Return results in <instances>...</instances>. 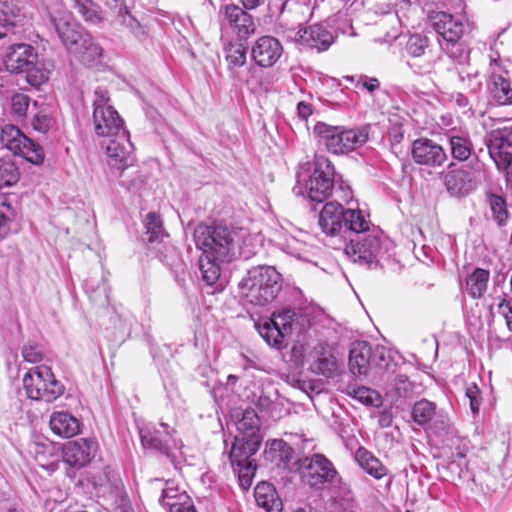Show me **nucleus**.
Listing matches in <instances>:
<instances>
[{
	"instance_id": "nucleus-1",
	"label": "nucleus",
	"mask_w": 512,
	"mask_h": 512,
	"mask_svg": "<svg viewBox=\"0 0 512 512\" xmlns=\"http://www.w3.org/2000/svg\"><path fill=\"white\" fill-rule=\"evenodd\" d=\"M193 237L196 247L202 251L199 259L202 279L213 285L220 277L221 264L236 256L235 233L221 224H199Z\"/></svg>"
},
{
	"instance_id": "nucleus-2",
	"label": "nucleus",
	"mask_w": 512,
	"mask_h": 512,
	"mask_svg": "<svg viewBox=\"0 0 512 512\" xmlns=\"http://www.w3.org/2000/svg\"><path fill=\"white\" fill-rule=\"evenodd\" d=\"M299 463L302 481L310 488L317 491L333 488L335 499L351 498L350 487L342 481L334 464L325 455L314 453L302 458Z\"/></svg>"
},
{
	"instance_id": "nucleus-3",
	"label": "nucleus",
	"mask_w": 512,
	"mask_h": 512,
	"mask_svg": "<svg viewBox=\"0 0 512 512\" xmlns=\"http://www.w3.org/2000/svg\"><path fill=\"white\" fill-rule=\"evenodd\" d=\"M281 289V275L272 266H255L240 281V295L256 306L271 303Z\"/></svg>"
},
{
	"instance_id": "nucleus-4",
	"label": "nucleus",
	"mask_w": 512,
	"mask_h": 512,
	"mask_svg": "<svg viewBox=\"0 0 512 512\" xmlns=\"http://www.w3.org/2000/svg\"><path fill=\"white\" fill-rule=\"evenodd\" d=\"M314 134L326 149L334 154H345L356 150L368 140L366 127L346 129L342 126H332L318 122L314 126Z\"/></svg>"
},
{
	"instance_id": "nucleus-5",
	"label": "nucleus",
	"mask_w": 512,
	"mask_h": 512,
	"mask_svg": "<svg viewBox=\"0 0 512 512\" xmlns=\"http://www.w3.org/2000/svg\"><path fill=\"white\" fill-rule=\"evenodd\" d=\"M485 173L484 162L476 157L460 167L455 163H450L446 172L443 173V181L447 192L451 196L460 198L475 191Z\"/></svg>"
},
{
	"instance_id": "nucleus-6",
	"label": "nucleus",
	"mask_w": 512,
	"mask_h": 512,
	"mask_svg": "<svg viewBox=\"0 0 512 512\" xmlns=\"http://www.w3.org/2000/svg\"><path fill=\"white\" fill-rule=\"evenodd\" d=\"M23 387L29 399L53 402L64 393V386L47 365L29 369L22 379Z\"/></svg>"
},
{
	"instance_id": "nucleus-7",
	"label": "nucleus",
	"mask_w": 512,
	"mask_h": 512,
	"mask_svg": "<svg viewBox=\"0 0 512 512\" xmlns=\"http://www.w3.org/2000/svg\"><path fill=\"white\" fill-rule=\"evenodd\" d=\"M108 91L98 87L94 91L93 100V125L94 131L99 137L114 138L122 132H128L124 127V121L113 106L109 104Z\"/></svg>"
},
{
	"instance_id": "nucleus-8",
	"label": "nucleus",
	"mask_w": 512,
	"mask_h": 512,
	"mask_svg": "<svg viewBox=\"0 0 512 512\" xmlns=\"http://www.w3.org/2000/svg\"><path fill=\"white\" fill-rule=\"evenodd\" d=\"M384 246L385 242L380 238L379 231L373 229L367 234L351 240L345 251L353 262L370 268L377 265L379 258L386 252Z\"/></svg>"
},
{
	"instance_id": "nucleus-9",
	"label": "nucleus",
	"mask_w": 512,
	"mask_h": 512,
	"mask_svg": "<svg viewBox=\"0 0 512 512\" xmlns=\"http://www.w3.org/2000/svg\"><path fill=\"white\" fill-rule=\"evenodd\" d=\"M278 33L282 34L288 41L317 52L326 51L333 43L332 33L319 24L296 29L286 27L280 23Z\"/></svg>"
},
{
	"instance_id": "nucleus-10",
	"label": "nucleus",
	"mask_w": 512,
	"mask_h": 512,
	"mask_svg": "<svg viewBox=\"0 0 512 512\" xmlns=\"http://www.w3.org/2000/svg\"><path fill=\"white\" fill-rule=\"evenodd\" d=\"M432 26L447 44L451 43L457 52L451 50V58L463 62L467 58L466 51L458 44L465 31V22L462 17L439 11L431 15Z\"/></svg>"
},
{
	"instance_id": "nucleus-11",
	"label": "nucleus",
	"mask_w": 512,
	"mask_h": 512,
	"mask_svg": "<svg viewBox=\"0 0 512 512\" xmlns=\"http://www.w3.org/2000/svg\"><path fill=\"white\" fill-rule=\"evenodd\" d=\"M50 22L58 34L67 52L74 58L83 48L82 41L89 38L90 33L73 20L68 12H59L58 15H50Z\"/></svg>"
},
{
	"instance_id": "nucleus-12",
	"label": "nucleus",
	"mask_w": 512,
	"mask_h": 512,
	"mask_svg": "<svg viewBox=\"0 0 512 512\" xmlns=\"http://www.w3.org/2000/svg\"><path fill=\"white\" fill-rule=\"evenodd\" d=\"M1 143L14 155H19L27 161L39 165L44 161L43 148L26 137L14 125H5L1 130Z\"/></svg>"
},
{
	"instance_id": "nucleus-13",
	"label": "nucleus",
	"mask_w": 512,
	"mask_h": 512,
	"mask_svg": "<svg viewBox=\"0 0 512 512\" xmlns=\"http://www.w3.org/2000/svg\"><path fill=\"white\" fill-rule=\"evenodd\" d=\"M334 167L331 161L319 156L314 163V171L306 184L307 197L310 201L322 203L329 198L334 188Z\"/></svg>"
},
{
	"instance_id": "nucleus-14",
	"label": "nucleus",
	"mask_w": 512,
	"mask_h": 512,
	"mask_svg": "<svg viewBox=\"0 0 512 512\" xmlns=\"http://www.w3.org/2000/svg\"><path fill=\"white\" fill-rule=\"evenodd\" d=\"M105 151L108 166L119 174L132 166L135 161L134 146L130 141L129 132H122L109 139L105 144Z\"/></svg>"
},
{
	"instance_id": "nucleus-15",
	"label": "nucleus",
	"mask_w": 512,
	"mask_h": 512,
	"mask_svg": "<svg viewBox=\"0 0 512 512\" xmlns=\"http://www.w3.org/2000/svg\"><path fill=\"white\" fill-rule=\"evenodd\" d=\"M490 157L498 169H507L512 163V153L507 151L512 147V126H503L492 131L486 139Z\"/></svg>"
},
{
	"instance_id": "nucleus-16",
	"label": "nucleus",
	"mask_w": 512,
	"mask_h": 512,
	"mask_svg": "<svg viewBox=\"0 0 512 512\" xmlns=\"http://www.w3.org/2000/svg\"><path fill=\"white\" fill-rule=\"evenodd\" d=\"M219 19L227 24L240 38H248L255 34L256 25L251 14L244 7L236 4H225L219 9Z\"/></svg>"
},
{
	"instance_id": "nucleus-17",
	"label": "nucleus",
	"mask_w": 512,
	"mask_h": 512,
	"mask_svg": "<svg viewBox=\"0 0 512 512\" xmlns=\"http://www.w3.org/2000/svg\"><path fill=\"white\" fill-rule=\"evenodd\" d=\"M344 218L345 210L337 201L327 202L319 214L318 224L322 232L335 238L339 245L344 243Z\"/></svg>"
},
{
	"instance_id": "nucleus-18",
	"label": "nucleus",
	"mask_w": 512,
	"mask_h": 512,
	"mask_svg": "<svg viewBox=\"0 0 512 512\" xmlns=\"http://www.w3.org/2000/svg\"><path fill=\"white\" fill-rule=\"evenodd\" d=\"M97 449L98 443L94 439L69 441L63 447V460L70 467L81 468L95 457Z\"/></svg>"
},
{
	"instance_id": "nucleus-19",
	"label": "nucleus",
	"mask_w": 512,
	"mask_h": 512,
	"mask_svg": "<svg viewBox=\"0 0 512 512\" xmlns=\"http://www.w3.org/2000/svg\"><path fill=\"white\" fill-rule=\"evenodd\" d=\"M411 156L417 164L434 168L443 165L447 160L443 147L427 138H420L412 143Z\"/></svg>"
},
{
	"instance_id": "nucleus-20",
	"label": "nucleus",
	"mask_w": 512,
	"mask_h": 512,
	"mask_svg": "<svg viewBox=\"0 0 512 512\" xmlns=\"http://www.w3.org/2000/svg\"><path fill=\"white\" fill-rule=\"evenodd\" d=\"M38 57L36 49L27 43H16L6 48L3 63L10 73H22Z\"/></svg>"
},
{
	"instance_id": "nucleus-21",
	"label": "nucleus",
	"mask_w": 512,
	"mask_h": 512,
	"mask_svg": "<svg viewBox=\"0 0 512 512\" xmlns=\"http://www.w3.org/2000/svg\"><path fill=\"white\" fill-rule=\"evenodd\" d=\"M283 53L282 44L272 36L258 38L251 48V57L255 63L263 68L274 66Z\"/></svg>"
},
{
	"instance_id": "nucleus-22",
	"label": "nucleus",
	"mask_w": 512,
	"mask_h": 512,
	"mask_svg": "<svg viewBox=\"0 0 512 512\" xmlns=\"http://www.w3.org/2000/svg\"><path fill=\"white\" fill-rule=\"evenodd\" d=\"M163 431L155 427H144L140 430V438L143 447L159 451L163 454L169 455L171 447L180 448L178 442L172 437L173 429L170 431L168 425L165 423L160 424Z\"/></svg>"
},
{
	"instance_id": "nucleus-23",
	"label": "nucleus",
	"mask_w": 512,
	"mask_h": 512,
	"mask_svg": "<svg viewBox=\"0 0 512 512\" xmlns=\"http://www.w3.org/2000/svg\"><path fill=\"white\" fill-rule=\"evenodd\" d=\"M311 370L325 377H334L340 370V363L331 347L326 343L317 344L312 353Z\"/></svg>"
},
{
	"instance_id": "nucleus-24",
	"label": "nucleus",
	"mask_w": 512,
	"mask_h": 512,
	"mask_svg": "<svg viewBox=\"0 0 512 512\" xmlns=\"http://www.w3.org/2000/svg\"><path fill=\"white\" fill-rule=\"evenodd\" d=\"M261 436L247 437H235L231 451L230 460L232 466L241 463L253 462L251 456H253L261 445Z\"/></svg>"
},
{
	"instance_id": "nucleus-25",
	"label": "nucleus",
	"mask_w": 512,
	"mask_h": 512,
	"mask_svg": "<svg viewBox=\"0 0 512 512\" xmlns=\"http://www.w3.org/2000/svg\"><path fill=\"white\" fill-rule=\"evenodd\" d=\"M372 348L365 341L352 344L349 354V368L354 375H366L371 365Z\"/></svg>"
},
{
	"instance_id": "nucleus-26",
	"label": "nucleus",
	"mask_w": 512,
	"mask_h": 512,
	"mask_svg": "<svg viewBox=\"0 0 512 512\" xmlns=\"http://www.w3.org/2000/svg\"><path fill=\"white\" fill-rule=\"evenodd\" d=\"M49 425L54 434L62 438H72L80 433V422L65 411L53 412Z\"/></svg>"
},
{
	"instance_id": "nucleus-27",
	"label": "nucleus",
	"mask_w": 512,
	"mask_h": 512,
	"mask_svg": "<svg viewBox=\"0 0 512 512\" xmlns=\"http://www.w3.org/2000/svg\"><path fill=\"white\" fill-rule=\"evenodd\" d=\"M488 90L491 98L498 105L512 104V83L502 73H497L495 70L491 72Z\"/></svg>"
},
{
	"instance_id": "nucleus-28",
	"label": "nucleus",
	"mask_w": 512,
	"mask_h": 512,
	"mask_svg": "<svg viewBox=\"0 0 512 512\" xmlns=\"http://www.w3.org/2000/svg\"><path fill=\"white\" fill-rule=\"evenodd\" d=\"M257 505L265 512H281L283 504L274 486L267 482L259 483L254 490Z\"/></svg>"
},
{
	"instance_id": "nucleus-29",
	"label": "nucleus",
	"mask_w": 512,
	"mask_h": 512,
	"mask_svg": "<svg viewBox=\"0 0 512 512\" xmlns=\"http://www.w3.org/2000/svg\"><path fill=\"white\" fill-rule=\"evenodd\" d=\"M355 460L366 473L375 479H381L388 473L387 467L364 447H359L356 450Z\"/></svg>"
},
{
	"instance_id": "nucleus-30",
	"label": "nucleus",
	"mask_w": 512,
	"mask_h": 512,
	"mask_svg": "<svg viewBox=\"0 0 512 512\" xmlns=\"http://www.w3.org/2000/svg\"><path fill=\"white\" fill-rule=\"evenodd\" d=\"M490 272L483 268H475L466 278V291L473 299H479L487 291Z\"/></svg>"
},
{
	"instance_id": "nucleus-31",
	"label": "nucleus",
	"mask_w": 512,
	"mask_h": 512,
	"mask_svg": "<svg viewBox=\"0 0 512 512\" xmlns=\"http://www.w3.org/2000/svg\"><path fill=\"white\" fill-rule=\"evenodd\" d=\"M447 137L452 157L458 161H466L473 151L470 137L467 134L456 132H450Z\"/></svg>"
},
{
	"instance_id": "nucleus-32",
	"label": "nucleus",
	"mask_w": 512,
	"mask_h": 512,
	"mask_svg": "<svg viewBox=\"0 0 512 512\" xmlns=\"http://www.w3.org/2000/svg\"><path fill=\"white\" fill-rule=\"evenodd\" d=\"M73 7L83 17V19L93 25L102 23L105 19L99 5L92 0H72Z\"/></svg>"
},
{
	"instance_id": "nucleus-33",
	"label": "nucleus",
	"mask_w": 512,
	"mask_h": 512,
	"mask_svg": "<svg viewBox=\"0 0 512 512\" xmlns=\"http://www.w3.org/2000/svg\"><path fill=\"white\" fill-rule=\"evenodd\" d=\"M260 336L271 347L281 348L284 338L288 335L286 332L281 331L280 328L275 326L273 322L264 320L256 324Z\"/></svg>"
},
{
	"instance_id": "nucleus-34",
	"label": "nucleus",
	"mask_w": 512,
	"mask_h": 512,
	"mask_svg": "<svg viewBox=\"0 0 512 512\" xmlns=\"http://www.w3.org/2000/svg\"><path fill=\"white\" fill-rule=\"evenodd\" d=\"M24 15L21 8H19L12 1L0 2V25L7 28H12L20 25L23 21Z\"/></svg>"
},
{
	"instance_id": "nucleus-35",
	"label": "nucleus",
	"mask_w": 512,
	"mask_h": 512,
	"mask_svg": "<svg viewBox=\"0 0 512 512\" xmlns=\"http://www.w3.org/2000/svg\"><path fill=\"white\" fill-rule=\"evenodd\" d=\"M370 220L359 209H346L344 228L357 234L370 231Z\"/></svg>"
},
{
	"instance_id": "nucleus-36",
	"label": "nucleus",
	"mask_w": 512,
	"mask_h": 512,
	"mask_svg": "<svg viewBox=\"0 0 512 512\" xmlns=\"http://www.w3.org/2000/svg\"><path fill=\"white\" fill-rule=\"evenodd\" d=\"M259 417L253 409H246L242 418L237 423V429L240 435L237 437L252 438V436H261L259 433Z\"/></svg>"
},
{
	"instance_id": "nucleus-37",
	"label": "nucleus",
	"mask_w": 512,
	"mask_h": 512,
	"mask_svg": "<svg viewBox=\"0 0 512 512\" xmlns=\"http://www.w3.org/2000/svg\"><path fill=\"white\" fill-rule=\"evenodd\" d=\"M83 48L79 51V54L75 57L83 65L91 66L97 62L103 54L102 47L94 40L90 34L89 38L82 41Z\"/></svg>"
},
{
	"instance_id": "nucleus-38",
	"label": "nucleus",
	"mask_w": 512,
	"mask_h": 512,
	"mask_svg": "<svg viewBox=\"0 0 512 512\" xmlns=\"http://www.w3.org/2000/svg\"><path fill=\"white\" fill-rule=\"evenodd\" d=\"M24 72L26 73L27 82L33 87H39L46 83L50 75V69L46 67L44 62L39 61L38 57L33 61V64L25 68Z\"/></svg>"
},
{
	"instance_id": "nucleus-39",
	"label": "nucleus",
	"mask_w": 512,
	"mask_h": 512,
	"mask_svg": "<svg viewBox=\"0 0 512 512\" xmlns=\"http://www.w3.org/2000/svg\"><path fill=\"white\" fill-rule=\"evenodd\" d=\"M20 179V171L13 160L0 158V189L12 187Z\"/></svg>"
},
{
	"instance_id": "nucleus-40",
	"label": "nucleus",
	"mask_w": 512,
	"mask_h": 512,
	"mask_svg": "<svg viewBox=\"0 0 512 512\" xmlns=\"http://www.w3.org/2000/svg\"><path fill=\"white\" fill-rule=\"evenodd\" d=\"M345 393L365 405L377 406L380 403L379 394L364 386L349 384L345 388Z\"/></svg>"
},
{
	"instance_id": "nucleus-41",
	"label": "nucleus",
	"mask_w": 512,
	"mask_h": 512,
	"mask_svg": "<svg viewBox=\"0 0 512 512\" xmlns=\"http://www.w3.org/2000/svg\"><path fill=\"white\" fill-rule=\"evenodd\" d=\"M435 412V404L426 399H422L414 404L412 408V417L416 423L424 425L434 417Z\"/></svg>"
},
{
	"instance_id": "nucleus-42",
	"label": "nucleus",
	"mask_w": 512,
	"mask_h": 512,
	"mask_svg": "<svg viewBox=\"0 0 512 512\" xmlns=\"http://www.w3.org/2000/svg\"><path fill=\"white\" fill-rule=\"evenodd\" d=\"M145 227L149 242L162 241L167 236L162 227V220L154 212H149L146 215Z\"/></svg>"
},
{
	"instance_id": "nucleus-43",
	"label": "nucleus",
	"mask_w": 512,
	"mask_h": 512,
	"mask_svg": "<svg viewBox=\"0 0 512 512\" xmlns=\"http://www.w3.org/2000/svg\"><path fill=\"white\" fill-rule=\"evenodd\" d=\"M225 58L229 69L241 67L246 63V48L242 44L230 43L225 47Z\"/></svg>"
},
{
	"instance_id": "nucleus-44",
	"label": "nucleus",
	"mask_w": 512,
	"mask_h": 512,
	"mask_svg": "<svg viewBox=\"0 0 512 512\" xmlns=\"http://www.w3.org/2000/svg\"><path fill=\"white\" fill-rule=\"evenodd\" d=\"M487 199L494 220L498 223V225L505 224L508 219V211L506 208L505 200L496 194H489Z\"/></svg>"
},
{
	"instance_id": "nucleus-45",
	"label": "nucleus",
	"mask_w": 512,
	"mask_h": 512,
	"mask_svg": "<svg viewBox=\"0 0 512 512\" xmlns=\"http://www.w3.org/2000/svg\"><path fill=\"white\" fill-rule=\"evenodd\" d=\"M162 505L169 512H196L192 499L185 491L176 498L163 502Z\"/></svg>"
},
{
	"instance_id": "nucleus-46",
	"label": "nucleus",
	"mask_w": 512,
	"mask_h": 512,
	"mask_svg": "<svg viewBox=\"0 0 512 512\" xmlns=\"http://www.w3.org/2000/svg\"><path fill=\"white\" fill-rule=\"evenodd\" d=\"M296 313L292 309H284L280 312H274L270 319H266L267 321L273 322L275 326L281 329V331L289 334L292 329V325L294 322V318Z\"/></svg>"
},
{
	"instance_id": "nucleus-47",
	"label": "nucleus",
	"mask_w": 512,
	"mask_h": 512,
	"mask_svg": "<svg viewBox=\"0 0 512 512\" xmlns=\"http://www.w3.org/2000/svg\"><path fill=\"white\" fill-rule=\"evenodd\" d=\"M428 47V39L419 34L412 35L406 44L407 53L414 57L419 58L421 56H428L426 49Z\"/></svg>"
},
{
	"instance_id": "nucleus-48",
	"label": "nucleus",
	"mask_w": 512,
	"mask_h": 512,
	"mask_svg": "<svg viewBox=\"0 0 512 512\" xmlns=\"http://www.w3.org/2000/svg\"><path fill=\"white\" fill-rule=\"evenodd\" d=\"M234 472L238 475L240 486L243 490L248 489L255 474L256 467L253 462L241 463L233 466Z\"/></svg>"
},
{
	"instance_id": "nucleus-49",
	"label": "nucleus",
	"mask_w": 512,
	"mask_h": 512,
	"mask_svg": "<svg viewBox=\"0 0 512 512\" xmlns=\"http://www.w3.org/2000/svg\"><path fill=\"white\" fill-rule=\"evenodd\" d=\"M30 98L23 94L17 93L11 98V111L15 117L22 119L26 116L29 108Z\"/></svg>"
},
{
	"instance_id": "nucleus-50",
	"label": "nucleus",
	"mask_w": 512,
	"mask_h": 512,
	"mask_svg": "<svg viewBox=\"0 0 512 512\" xmlns=\"http://www.w3.org/2000/svg\"><path fill=\"white\" fill-rule=\"evenodd\" d=\"M117 3V0H114ZM116 7H119L117 21L120 25H123L129 28L133 33L136 32L138 28H140L139 22L128 12L127 8L123 6L122 3L119 5L116 4Z\"/></svg>"
},
{
	"instance_id": "nucleus-51",
	"label": "nucleus",
	"mask_w": 512,
	"mask_h": 512,
	"mask_svg": "<svg viewBox=\"0 0 512 512\" xmlns=\"http://www.w3.org/2000/svg\"><path fill=\"white\" fill-rule=\"evenodd\" d=\"M383 13L385 15V18L381 20L380 24H391V29L386 32V37L389 40L397 39L401 33L398 16L396 15V13L391 12L389 7L388 10L384 11Z\"/></svg>"
},
{
	"instance_id": "nucleus-52",
	"label": "nucleus",
	"mask_w": 512,
	"mask_h": 512,
	"mask_svg": "<svg viewBox=\"0 0 512 512\" xmlns=\"http://www.w3.org/2000/svg\"><path fill=\"white\" fill-rule=\"evenodd\" d=\"M53 125V119L44 110L39 111L35 114L32 126L33 128L41 133H46Z\"/></svg>"
},
{
	"instance_id": "nucleus-53",
	"label": "nucleus",
	"mask_w": 512,
	"mask_h": 512,
	"mask_svg": "<svg viewBox=\"0 0 512 512\" xmlns=\"http://www.w3.org/2000/svg\"><path fill=\"white\" fill-rule=\"evenodd\" d=\"M466 397L469 399L472 414L477 415L480 409L481 397L480 390L476 384H472L467 387Z\"/></svg>"
},
{
	"instance_id": "nucleus-54",
	"label": "nucleus",
	"mask_w": 512,
	"mask_h": 512,
	"mask_svg": "<svg viewBox=\"0 0 512 512\" xmlns=\"http://www.w3.org/2000/svg\"><path fill=\"white\" fill-rule=\"evenodd\" d=\"M22 356L25 361L30 363H38L43 359V353L37 345H24L22 348Z\"/></svg>"
},
{
	"instance_id": "nucleus-55",
	"label": "nucleus",
	"mask_w": 512,
	"mask_h": 512,
	"mask_svg": "<svg viewBox=\"0 0 512 512\" xmlns=\"http://www.w3.org/2000/svg\"><path fill=\"white\" fill-rule=\"evenodd\" d=\"M359 86L372 93L379 88L380 83L377 78L362 75L357 82V87Z\"/></svg>"
},
{
	"instance_id": "nucleus-56",
	"label": "nucleus",
	"mask_w": 512,
	"mask_h": 512,
	"mask_svg": "<svg viewBox=\"0 0 512 512\" xmlns=\"http://www.w3.org/2000/svg\"><path fill=\"white\" fill-rule=\"evenodd\" d=\"M498 311L505 318L508 329L512 331V305L510 302L502 301L498 305Z\"/></svg>"
},
{
	"instance_id": "nucleus-57",
	"label": "nucleus",
	"mask_w": 512,
	"mask_h": 512,
	"mask_svg": "<svg viewBox=\"0 0 512 512\" xmlns=\"http://www.w3.org/2000/svg\"><path fill=\"white\" fill-rule=\"evenodd\" d=\"M386 361V349L383 346L377 345L372 350L371 364L376 366H382L383 362Z\"/></svg>"
},
{
	"instance_id": "nucleus-58",
	"label": "nucleus",
	"mask_w": 512,
	"mask_h": 512,
	"mask_svg": "<svg viewBox=\"0 0 512 512\" xmlns=\"http://www.w3.org/2000/svg\"><path fill=\"white\" fill-rule=\"evenodd\" d=\"M182 491H179L178 487L173 486L172 483H167L166 487L163 489L161 496V503L169 501L177 496L181 495Z\"/></svg>"
},
{
	"instance_id": "nucleus-59",
	"label": "nucleus",
	"mask_w": 512,
	"mask_h": 512,
	"mask_svg": "<svg viewBox=\"0 0 512 512\" xmlns=\"http://www.w3.org/2000/svg\"><path fill=\"white\" fill-rule=\"evenodd\" d=\"M436 63V58L429 56L427 62L424 65H418L413 63L411 66L414 67L419 74L430 73Z\"/></svg>"
},
{
	"instance_id": "nucleus-60",
	"label": "nucleus",
	"mask_w": 512,
	"mask_h": 512,
	"mask_svg": "<svg viewBox=\"0 0 512 512\" xmlns=\"http://www.w3.org/2000/svg\"><path fill=\"white\" fill-rule=\"evenodd\" d=\"M273 404V400L265 394H261L256 401V406L261 412L269 411Z\"/></svg>"
},
{
	"instance_id": "nucleus-61",
	"label": "nucleus",
	"mask_w": 512,
	"mask_h": 512,
	"mask_svg": "<svg viewBox=\"0 0 512 512\" xmlns=\"http://www.w3.org/2000/svg\"><path fill=\"white\" fill-rule=\"evenodd\" d=\"M297 112L300 118L307 119L313 112L312 106L310 103L305 101H300L297 104Z\"/></svg>"
},
{
	"instance_id": "nucleus-62",
	"label": "nucleus",
	"mask_w": 512,
	"mask_h": 512,
	"mask_svg": "<svg viewBox=\"0 0 512 512\" xmlns=\"http://www.w3.org/2000/svg\"><path fill=\"white\" fill-rule=\"evenodd\" d=\"M408 378L405 375H398L396 377V388L399 392V395H402L401 390H403L404 393L408 391Z\"/></svg>"
},
{
	"instance_id": "nucleus-63",
	"label": "nucleus",
	"mask_w": 512,
	"mask_h": 512,
	"mask_svg": "<svg viewBox=\"0 0 512 512\" xmlns=\"http://www.w3.org/2000/svg\"><path fill=\"white\" fill-rule=\"evenodd\" d=\"M240 2L246 10H254L263 5L266 0H240Z\"/></svg>"
},
{
	"instance_id": "nucleus-64",
	"label": "nucleus",
	"mask_w": 512,
	"mask_h": 512,
	"mask_svg": "<svg viewBox=\"0 0 512 512\" xmlns=\"http://www.w3.org/2000/svg\"><path fill=\"white\" fill-rule=\"evenodd\" d=\"M379 424L381 427H389L392 424V416L390 413H382L379 417Z\"/></svg>"
}]
</instances>
